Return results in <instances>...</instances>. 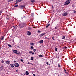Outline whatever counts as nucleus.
<instances>
[{"label":"nucleus","instance_id":"f257e3e1","mask_svg":"<svg viewBox=\"0 0 76 76\" xmlns=\"http://www.w3.org/2000/svg\"><path fill=\"white\" fill-rule=\"evenodd\" d=\"M14 66H15L16 67H19V64L17 63H16L14 64Z\"/></svg>","mask_w":76,"mask_h":76},{"label":"nucleus","instance_id":"f03ea898","mask_svg":"<svg viewBox=\"0 0 76 76\" xmlns=\"http://www.w3.org/2000/svg\"><path fill=\"white\" fill-rule=\"evenodd\" d=\"M24 75H28L29 73H28V72L26 71L25 72L23 73Z\"/></svg>","mask_w":76,"mask_h":76},{"label":"nucleus","instance_id":"7ed1b4c3","mask_svg":"<svg viewBox=\"0 0 76 76\" xmlns=\"http://www.w3.org/2000/svg\"><path fill=\"white\" fill-rule=\"evenodd\" d=\"M24 7H25V5H21L19 7L21 9H23Z\"/></svg>","mask_w":76,"mask_h":76},{"label":"nucleus","instance_id":"20e7f679","mask_svg":"<svg viewBox=\"0 0 76 76\" xmlns=\"http://www.w3.org/2000/svg\"><path fill=\"white\" fill-rule=\"evenodd\" d=\"M62 16H66L67 15V12H65L62 15Z\"/></svg>","mask_w":76,"mask_h":76},{"label":"nucleus","instance_id":"39448f33","mask_svg":"<svg viewBox=\"0 0 76 76\" xmlns=\"http://www.w3.org/2000/svg\"><path fill=\"white\" fill-rule=\"evenodd\" d=\"M19 26H20V27L21 28H23V27H24V26H23L22 25V23H20V24H19Z\"/></svg>","mask_w":76,"mask_h":76},{"label":"nucleus","instance_id":"423d86ee","mask_svg":"<svg viewBox=\"0 0 76 76\" xmlns=\"http://www.w3.org/2000/svg\"><path fill=\"white\" fill-rule=\"evenodd\" d=\"M27 34L28 35H31V33L29 31H28L27 32Z\"/></svg>","mask_w":76,"mask_h":76},{"label":"nucleus","instance_id":"0eeeda50","mask_svg":"<svg viewBox=\"0 0 76 76\" xmlns=\"http://www.w3.org/2000/svg\"><path fill=\"white\" fill-rule=\"evenodd\" d=\"M45 33H42V34H41L40 35V37H41L43 36H44V35H45Z\"/></svg>","mask_w":76,"mask_h":76},{"label":"nucleus","instance_id":"6e6552de","mask_svg":"<svg viewBox=\"0 0 76 76\" xmlns=\"http://www.w3.org/2000/svg\"><path fill=\"white\" fill-rule=\"evenodd\" d=\"M66 3L64 4V6H67V5H68V4H69L70 3V2H66Z\"/></svg>","mask_w":76,"mask_h":76},{"label":"nucleus","instance_id":"1a4fd4ad","mask_svg":"<svg viewBox=\"0 0 76 76\" xmlns=\"http://www.w3.org/2000/svg\"><path fill=\"white\" fill-rule=\"evenodd\" d=\"M6 63L7 64H9V63H10V61H5Z\"/></svg>","mask_w":76,"mask_h":76},{"label":"nucleus","instance_id":"9d476101","mask_svg":"<svg viewBox=\"0 0 76 76\" xmlns=\"http://www.w3.org/2000/svg\"><path fill=\"white\" fill-rule=\"evenodd\" d=\"M20 1H21V0H16L15 1L16 2H17L18 3L20 2Z\"/></svg>","mask_w":76,"mask_h":76},{"label":"nucleus","instance_id":"9b49d317","mask_svg":"<svg viewBox=\"0 0 76 76\" xmlns=\"http://www.w3.org/2000/svg\"><path fill=\"white\" fill-rule=\"evenodd\" d=\"M13 51L15 53H18V50H14Z\"/></svg>","mask_w":76,"mask_h":76},{"label":"nucleus","instance_id":"f8f14e48","mask_svg":"<svg viewBox=\"0 0 76 76\" xmlns=\"http://www.w3.org/2000/svg\"><path fill=\"white\" fill-rule=\"evenodd\" d=\"M30 1L31 3H34L35 1V0H31Z\"/></svg>","mask_w":76,"mask_h":76},{"label":"nucleus","instance_id":"ddd939ff","mask_svg":"<svg viewBox=\"0 0 76 76\" xmlns=\"http://www.w3.org/2000/svg\"><path fill=\"white\" fill-rule=\"evenodd\" d=\"M71 1V0H67L65 3L66 2L69 3V2H70V1Z\"/></svg>","mask_w":76,"mask_h":76},{"label":"nucleus","instance_id":"4468645a","mask_svg":"<svg viewBox=\"0 0 76 76\" xmlns=\"http://www.w3.org/2000/svg\"><path fill=\"white\" fill-rule=\"evenodd\" d=\"M29 53H31V54H34V53L32 51H30L29 52Z\"/></svg>","mask_w":76,"mask_h":76},{"label":"nucleus","instance_id":"2eb2a0df","mask_svg":"<svg viewBox=\"0 0 76 76\" xmlns=\"http://www.w3.org/2000/svg\"><path fill=\"white\" fill-rule=\"evenodd\" d=\"M12 67H14V64H10Z\"/></svg>","mask_w":76,"mask_h":76},{"label":"nucleus","instance_id":"dca6fc26","mask_svg":"<svg viewBox=\"0 0 76 76\" xmlns=\"http://www.w3.org/2000/svg\"><path fill=\"white\" fill-rule=\"evenodd\" d=\"M30 44L31 45H32V46L34 45V43H32V42H30Z\"/></svg>","mask_w":76,"mask_h":76},{"label":"nucleus","instance_id":"f3484780","mask_svg":"<svg viewBox=\"0 0 76 76\" xmlns=\"http://www.w3.org/2000/svg\"><path fill=\"white\" fill-rule=\"evenodd\" d=\"M16 54H18V55H20L21 54V53L19 52L18 53H16Z\"/></svg>","mask_w":76,"mask_h":76},{"label":"nucleus","instance_id":"a211bd4d","mask_svg":"<svg viewBox=\"0 0 76 76\" xmlns=\"http://www.w3.org/2000/svg\"><path fill=\"white\" fill-rule=\"evenodd\" d=\"M7 45L10 48H11L12 46V45L9 44H7Z\"/></svg>","mask_w":76,"mask_h":76},{"label":"nucleus","instance_id":"6ab92c4d","mask_svg":"<svg viewBox=\"0 0 76 76\" xmlns=\"http://www.w3.org/2000/svg\"><path fill=\"white\" fill-rule=\"evenodd\" d=\"M1 40H3L4 39V36L1 37Z\"/></svg>","mask_w":76,"mask_h":76},{"label":"nucleus","instance_id":"aec40b11","mask_svg":"<svg viewBox=\"0 0 76 76\" xmlns=\"http://www.w3.org/2000/svg\"><path fill=\"white\" fill-rule=\"evenodd\" d=\"M0 68H1L0 70H3V69H4L3 66H1L0 67Z\"/></svg>","mask_w":76,"mask_h":76},{"label":"nucleus","instance_id":"412c9836","mask_svg":"<svg viewBox=\"0 0 76 76\" xmlns=\"http://www.w3.org/2000/svg\"><path fill=\"white\" fill-rule=\"evenodd\" d=\"M43 40H40L39 42L40 43H43Z\"/></svg>","mask_w":76,"mask_h":76},{"label":"nucleus","instance_id":"4be33fe9","mask_svg":"<svg viewBox=\"0 0 76 76\" xmlns=\"http://www.w3.org/2000/svg\"><path fill=\"white\" fill-rule=\"evenodd\" d=\"M13 28L14 29H16V26H13Z\"/></svg>","mask_w":76,"mask_h":76},{"label":"nucleus","instance_id":"5701e85b","mask_svg":"<svg viewBox=\"0 0 76 76\" xmlns=\"http://www.w3.org/2000/svg\"><path fill=\"white\" fill-rule=\"evenodd\" d=\"M31 60H34V57H31Z\"/></svg>","mask_w":76,"mask_h":76},{"label":"nucleus","instance_id":"b1692460","mask_svg":"<svg viewBox=\"0 0 76 76\" xmlns=\"http://www.w3.org/2000/svg\"><path fill=\"white\" fill-rule=\"evenodd\" d=\"M37 32L38 33H41V32H42V31H40L39 30H38L37 31Z\"/></svg>","mask_w":76,"mask_h":76},{"label":"nucleus","instance_id":"393cba45","mask_svg":"<svg viewBox=\"0 0 76 76\" xmlns=\"http://www.w3.org/2000/svg\"><path fill=\"white\" fill-rule=\"evenodd\" d=\"M46 64L47 65H49V66L50 65V63H49L48 62H46Z\"/></svg>","mask_w":76,"mask_h":76},{"label":"nucleus","instance_id":"a878e982","mask_svg":"<svg viewBox=\"0 0 76 76\" xmlns=\"http://www.w3.org/2000/svg\"><path fill=\"white\" fill-rule=\"evenodd\" d=\"M39 56L40 57H43L42 55H39Z\"/></svg>","mask_w":76,"mask_h":76},{"label":"nucleus","instance_id":"bb28decb","mask_svg":"<svg viewBox=\"0 0 76 76\" xmlns=\"http://www.w3.org/2000/svg\"><path fill=\"white\" fill-rule=\"evenodd\" d=\"M49 26H50V24H48V25L46 26V28H48Z\"/></svg>","mask_w":76,"mask_h":76},{"label":"nucleus","instance_id":"cd10ccee","mask_svg":"<svg viewBox=\"0 0 76 76\" xmlns=\"http://www.w3.org/2000/svg\"><path fill=\"white\" fill-rule=\"evenodd\" d=\"M33 51H34V52H35L36 51V49H33Z\"/></svg>","mask_w":76,"mask_h":76},{"label":"nucleus","instance_id":"c85d7f7f","mask_svg":"<svg viewBox=\"0 0 76 76\" xmlns=\"http://www.w3.org/2000/svg\"><path fill=\"white\" fill-rule=\"evenodd\" d=\"M3 12V11H0V15H1V13Z\"/></svg>","mask_w":76,"mask_h":76},{"label":"nucleus","instance_id":"c756f323","mask_svg":"<svg viewBox=\"0 0 76 76\" xmlns=\"http://www.w3.org/2000/svg\"><path fill=\"white\" fill-rule=\"evenodd\" d=\"M31 49H32H32H33V48H34V47H33V46H31L30 47Z\"/></svg>","mask_w":76,"mask_h":76},{"label":"nucleus","instance_id":"7c9ffc66","mask_svg":"<svg viewBox=\"0 0 76 76\" xmlns=\"http://www.w3.org/2000/svg\"><path fill=\"white\" fill-rule=\"evenodd\" d=\"M65 38V36H63L62 38V39H64Z\"/></svg>","mask_w":76,"mask_h":76},{"label":"nucleus","instance_id":"2f4dec72","mask_svg":"<svg viewBox=\"0 0 76 76\" xmlns=\"http://www.w3.org/2000/svg\"><path fill=\"white\" fill-rule=\"evenodd\" d=\"M55 50L56 51H57V49L56 48H55Z\"/></svg>","mask_w":76,"mask_h":76},{"label":"nucleus","instance_id":"473e14b6","mask_svg":"<svg viewBox=\"0 0 76 76\" xmlns=\"http://www.w3.org/2000/svg\"><path fill=\"white\" fill-rule=\"evenodd\" d=\"M58 67H60V64H58Z\"/></svg>","mask_w":76,"mask_h":76},{"label":"nucleus","instance_id":"72a5a7b5","mask_svg":"<svg viewBox=\"0 0 76 76\" xmlns=\"http://www.w3.org/2000/svg\"><path fill=\"white\" fill-rule=\"evenodd\" d=\"M31 16H34V13H32L31 14Z\"/></svg>","mask_w":76,"mask_h":76},{"label":"nucleus","instance_id":"f704fd0d","mask_svg":"<svg viewBox=\"0 0 76 76\" xmlns=\"http://www.w3.org/2000/svg\"><path fill=\"white\" fill-rule=\"evenodd\" d=\"M20 61H22V62L23 61V59H20Z\"/></svg>","mask_w":76,"mask_h":76},{"label":"nucleus","instance_id":"c9c22d12","mask_svg":"<svg viewBox=\"0 0 76 76\" xmlns=\"http://www.w3.org/2000/svg\"><path fill=\"white\" fill-rule=\"evenodd\" d=\"M4 61H3V60L2 61V63L4 64Z\"/></svg>","mask_w":76,"mask_h":76},{"label":"nucleus","instance_id":"e433bc0d","mask_svg":"<svg viewBox=\"0 0 76 76\" xmlns=\"http://www.w3.org/2000/svg\"><path fill=\"white\" fill-rule=\"evenodd\" d=\"M6 19H7V20H8L9 18H6Z\"/></svg>","mask_w":76,"mask_h":76},{"label":"nucleus","instance_id":"4c0bfd02","mask_svg":"<svg viewBox=\"0 0 76 76\" xmlns=\"http://www.w3.org/2000/svg\"><path fill=\"white\" fill-rule=\"evenodd\" d=\"M18 6V5H15L14 7H17Z\"/></svg>","mask_w":76,"mask_h":76},{"label":"nucleus","instance_id":"58836bf2","mask_svg":"<svg viewBox=\"0 0 76 76\" xmlns=\"http://www.w3.org/2000/svg\"><path fill=\"white\" fill-rule=\"evenodd\" d=\"M50 39V38H47V39Z\"/></svg>","mask_w":76,"mask_h":76},{"label":"nucleus","instance_id":"ea45409f","mask_svg":"<svg viewBox=\"0 0 76 76\" xmlns=\"http://www.w3.org/2000/svg\"><path fill=\"white\" fill-rule=\"evenodd\" d=\"M65 73H66V74H68V72H67L65 71Z\"/></svg>","mask_w":76,"mask_h":76},{"label":"nucleus","instance_id":"a19ab883","mask_svg":"<svg viewBox=\"0 0 76 76\" xmlns=\"http://www.w3.org/2000/svg\"><path fill=\"white\" fill-rule=\"evenodd\" d=\"M13 0H10L9 1H13Z\"/></svg>","mask_w":76,"mask_h":76},{"label":"nucleus","instance_id":"79ce46f5","mask_svg":"<svg viewBox=\"0 0 76 76\" xmlns=\"http://www.w3.org/2000/svg\"><path fill=\"white\" fill-rule=\"evenodd\" d=\"M54 37H53L52 38V39H53V40H54Z\"/></svg>","mask_w":76,"mask_h":76},{"label":"nucleus","instance_id":"37998d69","mask_svg":"<svg viewBox=\"0 0 76 76\" xmlns=\"http://www.w3.org/2000/svg\"><path fill=\"white\" fill-rule=\"evenodd\" d=\"M55 29H57V27H56L55 28Z\"/></svg>","mask_w":76,"mask_h":76},{"label":"nucleus","instance_id":"c03bdc74","mask_svg":"<svg viewBox=\"0 0 76 76\" xmlns=\"http://www.w3.org/2000/svg\"><path fill=\"white\" fill-rule=\"evenodd\" d=\"M14 63H16V61H14Z\"/></svg>","mask_w":76,"mask_h":76},{"label":"nucleus","instance_id":"a18cd8bd","mask_svg":"<svg viewBox=\"0 0 76 76\" xmlns=\"http://www.w3.org/2000/svg\"><path fill=\"white\" fill-rule=\"evenodd\" d=\"M74 13H76V11H74Z\"/></svg>","mask_w":76,"mask_h":76},{"label":"nucleus","instance_id":"49530a36","mask_svg":"<svg viewBox=\"0 0 76 76\" xmlns=\"http://www.w3.org/2000/svg\"><path fill=\"white\" fill-rule=\"evenodd\" d=\"M30 64H31V65H33V64L32 63H30Z\"/></svg>","mask_w":76,"mask_h":76},{"label":"nucleus","instance_id":"de8ad7c7","mask_svg":"<svg viewBox=\"0 0 76 76\" xmlns=\"http://www.w3.org/2000/svg\"><path fill=\"white\" fill-rule=\"evenodd\" d=\"M16 72H18V71L17 70H16Z\"/></svg>","mask_w":76,"mask_h":76},{"label":"nucleus","instance_id":"09e8293b","mask_svg":"<svg viewBox=\"0 0 76 76\" xmlns=\"http://www.w3.org/2000/svg\"><path fill=\"white\" fill-rule=\"evenodd\" d=\"M18 3V2H16V3H15V4H16Z\"/></svg>","mask_w":76,"mask_h":76},{"label":"nucleus","instance_id":"8fccbe9b","mask_svg":"<svg viewBox=\"0 0 76 76\" xmlns=\"http://www.w3.org/2000/svg\"><path fill=\"white\" fill-rule=\"evenodd\" d=\"M45 38H46L47 39V37H45Z\"/></svg>","mask_w":76,"mask_h":76},{"label":"nucleus","instance_id":"3c124183","mask_svg":"<svg viewBox=\"0 0 76 76\" xmlns=\"http://www.w3.org/2000/svg\"><path fill=\"white\" fill-rule=\"evenodd\" d=\"M33 76H35V74H33Z\"/></svg>","mask_w":76,"mask_h":76},{"label":"nucleus","instance_id":"603ef678","mask_svg":"<svg viewBox=\"0 0 76 76\" xmlns=\"http://www.w3.org/2000/svg\"><path fill=\"white\" fill-rule=\"evenodd\" d=\"M64 71H65V72H66V69H64Z\"/></svg>","mask_w":76,"mask_h":76},{"label":"nucleus","instance_id":"864d4df0","mask_svg":"<svg viewBox=\"0 0 76 76\" xmlns=\"http://www.w3.org/2000/svg\"><path fill=\"white\" fill-rule=\"evenodd\" d=\"M28 64H30V63L29 62H28Z\"/></svg>","mask_w":76,"mask_h":76},{"label":"nucleus","instance_id":"5fc2aeb1","mask_svg":"<svg viewBox=\"0 0 76 76\" xmlns=\"http://www.w3.org/2000/svg\"><path fill=\"white\" fill-rule=\"evenodd\" d=\"M33 28H35V27H34Z\"/></svg>","mask_w":76,"mask_h":76},{"label":"nucleus","instance_id":"6e6d98bb","mask_svg":"<svg viewBox=\"0 0 76 76\" xmlns=\"http://www.w3.org/2000/svg\"><path fill=\"white\" fill-rule=\"evenodd\" d=\"M7 17H9V15H7Z\"/></svg>","mask_w":76,"mask_h":76},{"label":"nucleus","instance_id":"4d7b16f0","mask_svg":"<svg viewBox=\"0 0 76 76\" xmlns=\"http://www.w3.org/2000/svg\"><path fill=\"white\" fill-rule=\"evenodd\" d=\"M67 47H65V48H67Z\"/></svg>","mask_w":76,"mask_h":76},{"label":"nucleus","instance_id":"13d9d810","mask_svg":"<svg viewBox=\"0 0 76 76\" xmlns=\"http://www.w3.org/2000/svg\"><path fill=\"white\" fill-rule=\"evenodd\" d=\"M1 49V47H0V50Z\"/></svg>","mask_w":76,"mask_h":76},{"label":"nucleus","instance_id":"bf43d9fd","mask_svg":"<svg viewBox=\"0 0 76 76\" xmlns=\"http://www.w3.org/2000/svg\"><path fill=\"white\" fill-rule=\"evenodd\" d=\"M48 42H50V41H48Z\"/></svg>","mask_w":76,"mask_h":76},{"label":"nucleus","instance_id":"052dcab7","mask_svg":"<svg viewBox=\"0 0 76 76\" xmlns=\"http://www.w3.org/2000/svg\"><path fill=\"white\" fill-rule=\"evenodd\" d=\"M18 47H19V46H18Z\"/></svg>","mask_w":76,"mask_h":76}]
</instances>
